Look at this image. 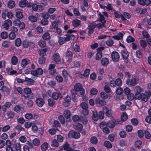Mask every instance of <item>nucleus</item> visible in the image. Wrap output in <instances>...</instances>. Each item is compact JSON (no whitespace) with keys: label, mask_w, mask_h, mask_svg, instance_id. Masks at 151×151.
Wrapping results in <instances>:
<instances>
[{"label":"nucleus","mask_w":151,"mask_h":151,"mask_svg":"<svg viewBox=\"0 0 151 151\" xmlns=\"http://www.w3.org/2000/svg\"><path fill=\"white\" fill-rule=\"evenodd\" d=\"M69 135L71 137L75 139L79 138L81 136L79 132L73 131H70L69 133Z\"/></svg>","instance_id":"nucleus-12"},{"label":"nucleus","mask_w":151,"mask_h":151,"mask_svg":"<svg viewBox=\"0 0 151 151\" xmlns=\"http://www.w3.org/2000/svg\"><path fill=\"white\" fill-rule=\"evenodd\" d=\"M28 19L29 21L32 22H35L37 21V17L33 15L29 16L28 17Z\"/></svg>","instance_id":"nucleus-45"},{"label":"nucleus","mask_w":151,"mask_h":151,"mask_svg":"<svg viewBox=\"0 0 151 151\" xmlns=\"http://www.w3.org/2000/svg\"><path fill=\"white\" fill-rule=\"evenodd\" d=\"M70 97L67 95L65 99L64 102H63L64 105L66 107L69 106L70 105Z\"/></svg>","instance_id":"nucleus-20"},{"label":"nucleus","mask_w":151,"mask_h":151,"mask_svg":"<svg viewBox=\"0 0 151 151\" xmlns=\"http://www.w3.org/2000/svg\"><path fill=\"white\" fill-rule=\"evenodd\" d=\"M63 114L65 118L67 119H68L70 118L71 115V112L70 110L68 109L64 111Z\"/></svg>","instance_id":"nucleus-27"},{"label":"nucleus","mask_w":151,"mask_h":151,"mask_svg":"<svg viewBox=\"0 0 151 151\" xmlns=\"http://www.w3.org/2000/svg\"><path fill=\"white\" fill-rule=\"evenodd\" d=\"M69 41V37H60L59 38L58 42L60 45H63L65 42Z\"/></svg>","instance_id":"nucleus-15"},{"label":"nucleus","mask_w":151,"mask_h":151,"mask_svg":"<svg viewBox=\"0 0 151 151\" xmlns=\"http://www.w3.org/2000/svg\"><path fill=\"white\" fill-rule=\"evenodd\" d=\"M11 62L12 65H16L18 62V59L15 55H13L11 59Z\"/></svg>","instance_id":"nucleus-31"},{"label":"nucleus","mask_w":151,"mask_h":151,"mask_svg":"<svg viewBox=\"0 0 151 151\" xmlns=\"http://www.w3.org/2000/svg\"><path fill=\"white\" fill-rule=\"evenodd\" d=\"M15 2L13 0H10L8 3V6L10 9H12L15 6Z\"/></svg>","instance_id":"nucleus-40"},{"label":"nucleus","mask_w":151,"mask_h":151,"mask_svg":"<svg viewBox=\"0 0 151 151\" xmlns=\"http://www.w3.org/2000/svg\"><path fill=\"white\" fill-rule=\"evenodd\" d=\"M122 84V80L120 78H117L115 80H112L110 82V86L112 87H115L116 86L120 87Z\"/></svg>","instance_id":"nucleus-1"},{"label":"nucleus","mask_w":151,"mask_h":151,"mask_svg":"<svg viewBox=\"0 0 151 151\" xmlns=\"http://www.w3.org/2000/svg\"><path fill=\"white\" fill-rule=\"evenodd\" d=\"M124 93L127 95V97L128 99L130 101L132 100V97L131 96L132 93L130 94L131 90L128 87H125L124 89Z\"/></svg>","instance_id":"nucleus-11"},{"label":"nucleus","mask_w":151,"mask_h":151,"mask_svg":"<svg viewBox=\"0 0 151 151\" xmlns=\"http://www.w3.org/2000/svg\"><path fill=\"white\" fill-rule=\"evenodd\" d=\"M93 119L95 121H96L98 119V116L96 112H93L92 116Z\"/></svg>","instance_id":"nucleus-55"},{"label":"nucleus","mask_w":151,"mask_h":151,"mask_svg":"<svg viewBox=\"0 0 151 151\" xmlns=\"http://www.w3.org/2000/svg\"><path fill=\"white\" fill-rule=\"evenodd\" d=\"M80 65L81 62L79 61L75 60L73 61L72 63L70 64V66L71 68H78L80 66Z\"/></svg>","instance_id":"nucleus-26"},{"label":"nucleus","mask_w":151,"mask_h":151,"mask_svg":"<svg viewBox=\"0 0 151 151\" xmlns=\"http://www.w3.org/2000/svg\"><path fill=\"white\" fill-rule=\"evenodd\" d=\"M73 56V53L69 50H67L66 52L65 57L68 58L67 61H70L72 60Z\"/></svg>","instance_id":"nucleus-21"},{"label":"nucleus","mask_w":151,"mask_h":151,"mask_svg":"<svg viewBox=\"0 0 151 151\" xmlns=\"http://www.w3.org/2000/svg\"><path fill=\"white\" fill-rule=\"evenodd\" d=\"M42 38L44 40H49L50 38V35L48 32H45L43 35Z\"/></svg>","instance_id":"nucleus-42"},{"label":"nucleus","mask_w":151,"mask_h":151,"mask_svg":"<svg viewBox=\"0 0 151 151\" xmlns=\"http://www.w3.org/2000/svg\"><path fill=\"white\" fill-rule=\"evenodd\" d=\"M12 24V21L8 19L5 21L4 23L3 24V26L7 30L9 29V27L11 26Z\"/></svg>","instance_id":"nucleus-19"},{"label":"nucleus","mask_w":151,"mask_h":151,"mask_svg":"<svg viewBox=\"0 0 151 151\" xmlns=\"http://www.w3.org/2000/svg\"><path fill=\"white\" fill-rule=\"evenodd\" d=\"M16 140L12 142V147L15 149L16 151H21V145L19 142H16Z\"/></svg>","instance_id":"nucleus-10"},{"label":"nucleus","mask_w":151,"mask_h":151,"mask_svg":"<svg viewBox=\"0 0 151 151\" xmlns=\"http://www.w3.org/2000/svg\"><path fill=\"white\" fill-rule=\"evenodd\" d=\"M29 2L27 0H23L19 1V5L21 7H27Z\"/></svg>","instance_id":"nucleus-23"},{"label":"nucleus","mask_w":151,"mask_h":151,"mask_svg":"<svg viewBox=\"0 0 151 151\" xmlns=\"http://www.w3.org/2000/svg\"><path fill=\"white\" fill-rule=\"evenodd\" d=\"M24 81L27 82V84L29 85H33L35 83V81L33 79L27 77L25 78Z\"/></svg>","instance_id":"nucleus-28"},{"label":"nucleus","mask_w":151,"mask_h":151,"mask_svg":"<svg viewBox=\"0 0 151 151\" xmlns=\"http://www.w3.org/2000/svg\"><path fill=\"white\" fill-rule=\"evenodd\" d=\"M99 17L98 18V21L101 22H104L105 21L106 22V20L105 19L104 15H102L100 12H99Z\"/></svg>","instance_id":"nucleus-48"},{"label":"nucleus","mask_w":151,"mask_h":151,"mask_svg":"<svg viewBox=\"0 0 151 151\" xmlns=\"http://www.w3.org/2000/svg\"><path fill=\"white\" fill-rule=\"evenodd\" d=\"M74 88L78 91H80V94L81 97H83L85 94V89L83 88L82 85L79 83H77L74 85Z\"/></svg>","instance_id":"nucleus-2"},{"label":"nucleus","mask_w":151,"mask_h":151,"mask_svg":"<svg viewBox=\"0 0 151 151\" xmlns=\"http://www.w3.org/2000/svg\"><path fill=\"white\" fill-rule=\"evenodd\" d=\"M32 143L35 146H38L40 143V140L37 138L34 139L32 140Z\"/></svg>","instance_id":"nucleus-47"},{"label":"nucleus","mask_w":151,"mask_h":151,"mask_svg":"<svg viewBox=\"0 0 151 151\" xmlns=\"http://www.w3.org/2000/svg\"><path fill=\"white\" fill-rule=\"evenodd\" d=\"M73 25L74 27H77L79 26L81 23V21L78 19H76L72 22Z\"/></svg>","instance_id":"nucleus-29"},{"label":"nucleus","mask_w":151,"mask_h":151,"mask_svg":"<svg viewBox=\"0 0 151 151\" xmlns=\"http://www.w3.org/2000/svg\"><path fill=\"white\" fill-rule=\"evenodd\" d=\"M114 14L116 18H119L121 17L123 21H125L126 20L122 14H120L116 12H114Z\"/></svg>","instance_id":"nucleus-38"},{"label":"nucleus","mask_w":151,"mask_h":151,"mask_svg":"<svg viewBox=\"0 0 151 151\" xmlns=\"http://www.w3.org/2000/svg\"><path fill=\"white\" fill-rule=\"evenodd\" d=\"M43 71L41 68L37 69L35 70H32L31 74L35 76L38 75H41L43 74Z\"/></svg>","instance_id":"nucleus-8"},{"label":"nucleus","mask_w":151,"mask_h":151,"mask_svg":"<svg viewBox=\"0 0 151 151\" xmlns=\"http://www.w3.org/2000/svg\"><path fill=\"white\" fill-rule=\"evenodd\" d=\"M142 142L140 140H137L135 142L134 146L138 149L140 148L141 146Z\"/></svg>","instance_id":"nucleus-59"},{"label":"nucleus","mask_w":151,"mask_h":151,"mask_svg":"<svg viewBox=\"0 0 151 151\" xmlns=\"http://www.w3.org/2000/svg\"><path fill=\"white\" fill-rule=\"evenodd\" d=\"M74 129L79 132L81 131L83 129V126L82 124L78 123L73 125Z\"/></svg>","instance_id":"nucleus-25"},{"label":"nucleus","mask_w":151,"mask_h":151,"mask_svg":"<svg viewBox=\"0 0 151 151\" xmlns=\"http://www.w3.org/2000/svg\"><path fill=\"white\" fill-rule=\"evenodd\" d=\"M73 13L76 16H79L81 15V13L79 12L78 9L76 8L74 9L73 10Z\"/></svg>","instance_id":"nucleus-61"},{"label":"nucleus","mask_w":151,"mask_h":151,"mask_svg":"<svg viewBox=\"0 0 151 151\" xmlns=\"http://www.w3.org/2000/svg\"><path fill=\"white\" fill-rule=\"evenodd\" d=\"M105 49V48L103 47H101L96 49L97 53L96 54L95 59L96 60H100L102 57L103 53L102 51Z\"/></svg>","instance_id":"nucleus-3"},{"label":"nucleus","mask_w":151,"mask_h":151,"mask_svg":"<svg viewBox=\"0 0 151 151\" xmlns=\"http://www.w3.org/2000/svg\"><path fill=\"white\" fill-rule=\"evenodd\" d=\"M48 146V144L47 142H44L41 146V150L43 151H45L47 149Z\"/></svg>","instance_id":"nucleus-43"},{"label":"nucleus","mask_w":151,"mask_h":151,"mask_svg":"<svg viewBox=\"0 0 151 151\" xmlns=\"http://www.w3.org/2000/svg\"><path fill=\"white\" fill-rule=\"evenodd\" d=\"M36 103L37 105L40 107H42L45 104V101L41 98H37L36 100Z\"/></svg>","instance_id":"nucleus-14"},{"label":"nucleus","mask_w":151,"mask_h":151,"mask_svg":"<svg viewBox=\"0 0 151 151\" xmlns=\"http://www.w3.org/2000/svg\"><path fill=\"white\" fill-rule=\"evenodd\" d=\"M62 75L64 78L65 81H67L68 80V74L67 71L65 69H63L62 71Z\"/></svg>","instance_id":"nucleus-35"},{"label":"nucleus","mask_w":151,"mask_h":151,"mask_svg":"<svg viewBox=\"0 0 151 151\" xmlns=\"http://www.w3.org/2000/svg\"><path fill=\"white\" fill-rule=\"evenodd\" d=\"M14 44L16 47H19L22 44V41L21 39L19 38H17L15 40Z\"/></svg>","instance_id":"nucleus-41"},{"label":"nucleus","mask_w":151,"mask_h":151,"mask_svg":"<svg viewBox=\"0 0 151 151\" xmlns=\"http://www.w3.org/2000/svg\"><path fill=\"white\" fill-rule=\"evenodd\" d=\"M104 145L105 147L108 148H111L112 147L111 143L109 141H105L104 143Z\"/></svg>","instance_id":"nucleus-50"},{"label":"nucleus","mask_w":151,"mask_h":151,"mask_svg":"<svg viewBox=\"0 0 151 151\" xmlns=\"http://www.w3.org/2000/svg\"><path fill=\"white\" fill-rule=\"evenodd\" d=\"M8 37L9 40H13L15 38L16 35L14 32H10L9 34H8Z\"/></svg>","instance_id":"nucleus-49"},{"label":"nucleus","mask_w":151,"mask_h":151,"mask_svg":"<svg viewBox=\"0 0 151 151\" xmlns=\"http://www.w3.org/2000/svg\"><path fill=\"white\" fill-rule=\"evenodd\" d=\"M98 140L95 136H92L90 139L91 142L93 144H96L98 142Z\"/></svg>","instance_id":"nucleus-44"},{"label":"nucleus","mask_w":151,"mask_h":151,"mask_svg":"<svg viewBox=\"0 0 151 151\" xmlns=\"http://www.w3.org/2000/svg\"><path fill=\"white\" fill-rule=\"evenodd\" d=\"M61 95L60 93L54 92L52 95V99L55 100H57L60 97Z\"/></svg>","instance_id":"nucleus-37"},{"label":"nucleus","mask_w":151,"mask_h":151,"mask_svg":"<svg viewBox=\"0 0 151 151\" xmlns=\"http://www.w3.org/2000/svg\"><path fill=\"white\" fill-rule=\"evenodd\" d=\"M119 135L121 138H124L126 136L127 134L125 131L122 130L120 132Z\"/></svg>","instance_id":"nucleus-63"},{"label":"nucleus","mask_w":151,"mask_h":151,"mask_svg":"<svg viewBox=\"0 0 151 151\" xmlns=\"http://www.w3.org/2000/svg\"><path fill=\"white\" fill-rule=\"evenodd\" d=\"M47 101L48 105L50 107H53L55 105V102L53 99H48Z\"/></svg>","instance_id":"nucleus-36"},{"label":"nucleus","mask_w":151,"mask_h":151,"mask_svg":"<svg viewBox=\"0 0 151 151\" xmlns=\"http://www.w3.org/2000/svg\"><path fill=\"white\" fill-rule=\"evenodd\" d=\"M63 150L66 151H73V149L70 147V145L68 142H65L62 145V148L60 149V150Z\"/></svg>","instance_id":"nucleus-9"},{"label":"nucleus","mask_w":151,"mask_h":151,"mask_svg":"<svg viewBox=\"0 0 151 151\" xmlns=\"http://www.w3.org/2000/svg\"><path fill=\"white\" fill-rule=\"evenodd\" d=\"M103 112L104 113L106 116L109 117L111 116V110H109L106 106H104L102 108Z\"/></svg>","instance_id":"nucleus-13"},{"label":"nucleus","mask_w":151,"mask_h":151,"mask_svg":"<svg viewBox=\"0 0 151 151\" xmlns=\"http://www.w3.org/2000/svg\"><path fill=\"white\" fill-rule=\"evenodd\" d=\"M147 95L145 93H142L140 94L138 96V98H136L135 99H141L142 100L146 102L147 101L148 99L149 98L151 95V93L150 91L148 92L147 93Z\"/></svg>","instance_id":"nucleus-4"},{"label":"nucleus","mask_w":151,"mask_h":151,"mask_svg":"<svg viewBox=\"0 0 151 151\" xmlns=\"http://www.w3.org/2000/svg\"><path fill=\"white\" fill-rule=\"evenodd\" d=\"M111 57L112 60L114 62H117L120 58L119 53L116 51L113 52L111 54Z\"/></svg>","instance_id":"nucleus-6"},{"label":"nucleus","mask_w":151,"mask_h":151,"mask_svg":"<svg viewBox=\"0 0 151 151\" xmlns=\"http://www.w3.org/2000/svg\"><path fill=\"white\" fill-rule=\"evenodd\" d=\"M58 119L62 124H64L65 123V119L63 115H59Z\"/></svg>","instance_id":"nucleus-56"},{"label":"nucleus","mask_w":151,"mask_h":151,"mask_svg":"<svg viewBox=\"0 0 151 151\" xmlns=\"http://www.w3.org/2000/svg\"><path fill=\"white\" fill-rule=\"evenodd\" d=\"M106 124L107 127L111 128H113L115 126V122L112 120L109 121Z\"/></svg>","instance_id":"nucleus-34"},{"label":"nucleus","mask_w":151,"mask_h":151,"mask_svg":"<svg viewBox=\"0 0 151 151\" xmlns=\"http://www.w3.org/2000/svg\"><path fill=\"white\" fill-rule=\"evenodd\" d=\"M10 42L6 40L3 42L2 45L4 48H8L9 46Z\"/></svg>","instance_id":"nucleus-54"},{"label":"nucleus","mask_w":151,"mask_h":151,"mask_svg":"<svg viewBox=\"0 0 151 151\" xmlns=\"http://www.w3.org/2000/svg\"><path fill=\"white\" fill-rule=\"evenodd\" d=\"M121 120L123 122L126 121L128 118V116L126 112L124 111L122 114L121 117Z\"/></svg>","instance_id":"nucleus-39"},{"label":"nucleus","mask_w":151,"mask_h":151,"mask_svg":"<svg viewBox=\"0 0 151 151\" xmlns=\"http://www.w3.org/2000/svg\"><path fill=\"white\" fill-rule=\"evenodd\" d=\"M38 45L41 47H44L46 45V42L44 40H40L38 42Z\"/></svg>","instance_id":"nucleus-58"},{"label":"nucleus","mask_w":151,"mask_h":151,"mask_svg":"<svg viewBox=\"0 0 151 151\" xmlns=\"http://www.w3.org/2000/svg\"><path fill=\"white\" fill-rule=\"evenodd\" d=\"M90 72V70L88 69H86L84 72L83 74H81V76H83L85 77H87L88 76Z\"/></svg>","instance_id":"nucleus-53"},{"label":"nucleus","mask_w":151,"mask_h":151,"mask_svg":"<svg viewBox=\"0 0 151 151\" xmlns=\"http://www.w3.org/2000/svg\"><path fill=\"white\" fill-rule=\"evenodd\" d=\"M56 80L59 83H61L63 81L62 77L60 75H57L55 77Z\"/></svg>","instance_id":"nucleus-64"},{"label":"nucleus","mask_w":151,"mask_h":151,"mask_svg":"<svg viewBox=\"0 0 151 151\" xmlns=\"http://www.w3.org/2000/svg\"><path fill=\"white\" fill-rule=\"evenodd\" d=\"M1 37L3 39H6L8 37V34L6 32H3L1 33Z\"/></svg>","instance_id":"nucleus-57"},{"label":"nucleus","mask_w":151,"mask_h":151,"mask_svg":"<svg viewBox=\"0 0 151 151\" xmlns=\"http://www.w3.org/2000/svg\"><path fill=\"white\" fill-rule=\"evenodd\" d=\"M53 60L56 63L59 62L60 61V56L58 53H55L53 55Z\"/></svg>","instance_id":"nucleus-22"},{"label":"nucleus","mask_w":151,"mask_h":151,"mask_svg":"<svg viewBox=\"0 0 151 151\" xmlns=\"http://www.w3.org/2000/svg\"><path fill=\"white\" fill-rule=\"evenodd\" d=\"M20 9L16 10V16L18 19H21L23 17L22 13L21 12Z\"/></svg>","instance_id":"nucleus-30"},{"label":"nucleus","mask_w":151,"mask_h":151,"mask_svg":"<svg viewBox=\"0 0 151 151\" xmlns=\"http://www.w3.org/2000/svg\"><path fill=\"white\" fill-rule=\"evenodd\" d=\"M123 92V90L122 88L119 87L118 88L116 91V94L118 95H120Z\"/></svg>","instance_id":"nucleus-60"},{"label":"nucleus","mask_w":151,"mask_h":151,"mask_svg":"<svg viewBox=\"0 0 151 151\" xmlns=\"http://www.w3.org/2000/svg\"><path fill=\"white\" fill-rule=\"evenodd\" d=\"M80 117L78 115H74L72 118V119L74 122L79 121L80 120Z\"/></svg>","instance_id":"nucleus-62"},{"label":"nucleus","mask_w":151,"mask_h":151,"mask_svg":"<svg viewBox=\"0 0 151 151\" xmlns=\"http://www.w3.org/2000/svg\"><path fill=\"white\" fill-rule=\"evenodd\" d=\"M102 23H98L97 24H95L96 28L98 29L102 28L103 27H105V21L104 22H101Z\"/></svg>","instance_id":"nucleus-46"},{"label":"nucleus","mask_w":151,"mask_h":151,"mask_svg":"<svg viewBox=\"0 0 151 151\" xmlns=\"http://www.w3.org/2000/svg\"><path fill=\"white\" fill-rule=\"evenodd\" d=\"M96 104L100 106H104L106 104V102L104 99H100L99 97H97L95 100Z\"/></svg>","instance_id":"nucleus-17"},{"label":"nucleus","mask_w":151,"mask_h":151,"mask_svg":"<svg viewBox=\"0 0 151 151\" xmlns=\"http://www.w3.org/2000/svg\"><path fill=\"white\" fill-rule=\"evenodd\" d=\"M15 114V113L13 111H8L6 113L7 119H12L14 117Z\"/></svg>","instance_id":"nucleus-33"},{"label":"nucleus","mask_w":151,"mask_h":151,"mask_svg":"<svg viewBox=\"0 0 151 151\" xmlns=\"http://www.w3.org/2000/svg\"><path fill=\"white\" fill-rule=\"evenodd\" d=\"M109 63V60L108 58L105 57L102 58L101 60V63L104 66H106Z\"/></svg>","instance_id":"nucleus-24"},{"label":"nucleus","mask_w":151,"mask_h":151,"mask_svg":"<svg viewBox=\"0 0 151 151\" xmlns=\"http://www.w3.org/2000/svg\"><path fill=\"white\" fill-rule=\"evenodd\" d=\"M28 64V62L27 60L25 59H23L21 61V65L23 68H24Z\"/></svg>","instance_id":"nucleus-52"},{"label":"nucleus","mask_w":151,"mask_h":151,"mask_svg":"<svg viewBox=\"0 0 151 151\" xmlns=\"http://www.w3.org/2000/svg\"><path fill=\"white\" fill-rule=\"evenodd\" d=\"M24 93L27 95V97L29 99H32L34 96V94L32 93L31 89L29 88H24L23 90Z\"/></svg>","instance_id":"nucleus-5"},{"label":"nucleus","mask_w":151,"mask_h":151,"mask_svg":"<svg viewBox=\"0 0 151 151\" xmlns=\"http://www.w3.org/2000/svg\"><path fill=\"white\" fill-rule=\"evenodd\" d=\"M123 36V34L120 32L117 35L113 36L112 37L116 40H119L122 39Z\"/></svg>","instance_id":"nucleus-32"},{"label":"nucleus","mask_w":151,"mask_h":151,"mask_svg":"<svg viewBox=\"0 0 151 151\" xmlns=\"http://www.w3.org/2000/svg\"><path fill=\"white\" fill-rule=\"evenodd\" d=\"M134 91L135 92V95L134 96V98L135 99L138 98V96L140 95V93L142 92V89L140 86H137L134 88Z\"/></svg>","instance_id":"nucleus-7"},{"label":"nucleus","mask_w":151,"mask_h":151,"mask_svg":"<svg viewBox=\"0 0 151 151\" xmlns=\"http://www.w3.org/2000/svg\"><path fill=\"white\" fill-rule=\"evenodd\" d=\"M47 48H45L42 50L40 51L39 55L41 57H44L46 54L47 52Z\"/></svg>","instance_id":"nucleus-51"},{"label":"nucleus","mask_w":151,"mask_h":151,"mask_svg":"<svg viewBox=\"0 0 151 151\" xmlns=\"http://www.w3.org/2000/svg\"><path fill=\"white\" fill-rule=\"evenodd\" d=\"M121 54L123 58L125 60H127L126 63H127L128 62L127 59L129 56V52L126 50L124 49L122 50Z\"/></svg>","instance_id":"nucleus-18"},{"label":"nucleus","mask_w":151,"mask_h":151,"mask_svg":"<svg viewBox=\"0 0 151 151\" xmlns=\"http://www.w3.org/2000/svg\"><path fill=\"white\" fill-rule=\"evenodd\" d=\"M27 7H32V10L34 11H38V4L36 3L29 2L28 4Z\"/></svg>","instance_id":"nucleus-16"}]
</instances>
